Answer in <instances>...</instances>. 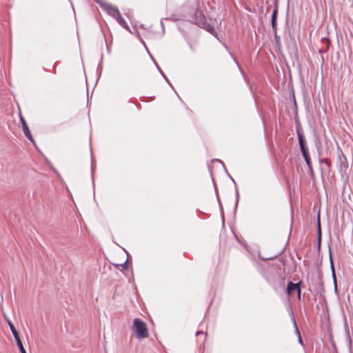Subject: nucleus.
<instances>
[{"instance_id": "nucleus-4", "label": "nucleus", "mask_w": 353, "mask_h": 353, "mask_svg": "<svg viewBox=\"0 0 353 353\" xmlns=\"http://www.w3.org/2000/svg\"><path fill=\"white\" fill-rule=\"evenodd\" d=\"M300 282L297 283H294L292 281H290L287 285V293L289 295H291L294 291L297 292L298 299H301V288H300Z\"/></svg>"}, {"instance_id": "nucleus-2", "label": "nucleus", "mask_w": 353, "mask_h": 353, "mask_svg": "<svg viewBox=\"0 0 353 353\" xmlns=\"http://www.w3.org/2000/svg\"><path fill=\"white\" fill-rule=\"evenodd\" d=\"M97 3L103 10H105L109 15L112 17L114 19L117 16H119L120 12L117 7L109 4L106 1L103 0H96Z\"/></svg>"}, {"instance_id": "nucleus-13", "label": "nucleus", "mask_w": 353, "mask_h": 353, "mask_svg": "<svg viewBox=\"0 0 353 353\" xmlns=\"http://www.w3.org/2000/svg\"><path fill=\"white\" fill-rule=\"evenodd\" d=\"M301 152L304 159L310 157V154L307 148L301 149Z\"/></svg>"}, {"instance_id": "nucleus-25", "label": "nucleus", "mask_w": 353, "mask_h": 353, "mask_svg": "<svg viewBox=\"0 0 353 353\" xmlns=\"http://www.w3.org/2000/svg\"><path fill=\"white\" fill-rule=\"evenodd\" d=\"M317 221H320V215L319 214H318Z\"/></svg>"}, {"instance_id": "nucleus-23", "label": "nucleus", "mask_w": 353, "mask_h": 353, "mask_svg": "<svg viewBox=\"0 0 353 353\" xmlns=\"http://www.w3.org/2000/svg\"><path fill=\"white\" fill-rule=\"evenodd\" d=\"M234 61H235L236 64L237 65V66L239 67V68L241 70V67H240V65H239V63L236 61V60L234 58Z\"/></svg>"}, {"instance_id": "nucleus-3", "label": "nucleus", "mask_w": 353, "mask_h": 353, "mask_svg": "<svg viewBox=\"0 0 353 353\" xmlns=\"http://www.w3.org/2000/svg\"><path fill=\"white\" fill-rule=\"evenodd\" d=\"M8 325H9V327L12 333V335L16 341V343H17V345L20 350V352L21 353H26L24 347H23V343H22V341L19 337V332H17V330H16L14 325L12 324V323L11 321H8Z\"/></svg>"}, {"instance_id": "nucleus-11", "label": "nucleus", "mask_w": 353, "mask_h": 353, "mask_svg": "<svg viewBox=\"0 0 353 353\" xmlns=\"http://www.w3.org/2000/svg\"><path fill=\"white\" fill-rule=\"evenodd\" d=\"M292 321H293V323H294V325L295 329H296V333H297V334H298V338H299V339H298V341H299V343L300 344L303 345V341H302V339H301V334H300V333H299V329H298V327H297V325H296V321H295L294 318H293Z\"/></svg>"}, {"instance_id": "nucleus-7", "label": "nucleus", "mask_w": 353, "mask_h": 353, "mask_svg": "<svg viewBox=\"0 0 353 353\" xmlns=\"http://www.w3.org/2000/svg\"><path fill=\"white\" fill-rule=\"evenodd\" d=\"M296 131H297V137H298V139H299L300 150L307 148V145H306L305 139L302 132L299 130H297Z\"/></svg>"}, {"instance_id": "nucleus-18", "label": "nucleus", "mask_w": 353, "mask_h": 353, "mask_svg": "<svg viewBox=\"0 0 353 353\" xmlns=\"http://www.w3.org/2000/svg\"><path fill=\"white\" fill-rule=\"evenodd\" d=\"M234 236H235L236 239V240H237V241H239L241 245H243L246 248V250H248V246H246V245H245V240H244V239L241 240V239H239L238 238V236H237L234 233Z\"/></svg>"}, {"instance_id": "nucleus-6", "label": "nucleus", "mask_w": 353, "mask_h": 353, "mask_svg": "<svg viewBox=\"0 0 353 353\" xmlns=\"http://www.w3.org/2000/svg\"><path fill=\"white\" fill-rule=\"evenodd\" d=\"M20 121L22 127L23 132L25 134V136L27 137L28 140H30L31 142H34V139L31 134V132L29 130V128L26 123V121L25 119L22 117L20 118Z\"/></svg>"}, {"instance_id": "nucleus-12", "label": "nucleus", "mask_w": 353, "mask_h": 353, "mask_svg": "<svg viewBox=\"0 0 353 353\" xmlns=\"http://www.w3.org/2000/svg\"><path fill=\"white\" fill-rule=\"evenodd\" d=\"M202 28L205 29L208 32L212 34L214 31V28L212 25L208 24V23H206V26H203Z\"/></svg>"}, {"instance_id": "nucleus-19", "label": "nucleus", "mask_w": 353, "mask_h": 353, "mask_svg": "<svg viewBox=\"0 0 353 353\" xmlns=\"http://www.w3.org/2000/svg\"><path fill=\"white\" fill-rule=\"evenodd\" d=\"M259 256L263 261L272 260V259H274L276 257V256H270V257H268V258H261L260 256Z\"/></svg>"}, {"instance_id": "nucleus-5", "label": "nucleus", "mask_w": 353, "mask_h": 353, "mask_svg": "<svg viewBox=\"0 0 353 353\" xmlns=\"http://www.w3.org/2000/svg\"><path fill=\"white\" fill-rule=\"evenodd\" d=\"M194 19L196 24L199 27L206 26V18L202 10H197L196 11Z\"/></svg>"}, {"instance_id": "nucleus-10", "label": "nucleus", "mask_w": 353, "mask_h": 353, "mask_svg": "<svg viewBox=\"0 0 353 353\" xmlns=\"http://www.w3.org/2000/svg\"><path fill=\"white\" fill-rule=\"evenodd\" d=\"M330 262H331V268H332V278H333V280H334V286H335V290H336L337 288V284H336V274H335V271H334V265H333V263H332V257L330 256Z\"/></svg>"}, {"instance_id": "nucleus-20", "label": "nucleus", "mask_w": 353, "mask_h": 353, "mask_svg": "<svg viewBox=\"0 0 353 353\" xmlns=\"http://www.w3.org/2000/svg\"><path fill=\"white\" fill-rule=\"evenodd\" d=\"M122 267L123 269L125 270H127L128 268V263H127V261L124 262L123 264H122Z\"/></svg>"}, {"instance_id": "nucleus-17", "label": "nucleus", "mask_w": 353, "mask_h": 353, "mask_svg": "<svg viewBox=\"0 0 353 353\" xmlns=\"http://www.w3.org/2000/svg\"><path fill=\"white\" fill-rule=\"evenodd\" d=\"M308 168L310 169V170L311 172H312V162H311V159H310V157H308V158H306V159H304Z\"/></svg>"}, {"instance_id": "nucleus-16", "label": "nucleus", "mask_w": 353, "mask_h": 353, "mask_svg": "<svg viewBox=\"0 0 353 353\" xmlns=\"http://www.w3.org/2000/svg\"><path fill=\"white\" fill-rule=\"evenodd\" d=\"M319 162L321 163H324L328 168L331 167V162L327 159H320Z\"/></svg>"}, {"instance_id": "nucleus-14", "label": "nucleus", "mask_w": 353, "mask_h": 353, "mask_svg": "<svg viewBox=\"0 0 353 353\" xmlns=\"http://www.w3.org/2000/svg\"><path fill=\"white\" fill-rule=\"evenodd\" d=\"M321 222H317V231H318V239L319 241H321Z\"/></svg>"}, {"instance_id": "nucleus-9", "label": "nucleus", "mask_w": 353, "mask_h": 353, "mask_svg": "<svg viewBox=\"0 0 353 353\" xmlns=\"http://www.w3.org/2000/svg\"><path fill=\"white\" fill-rule=\"evenodd\" d=\"M276 17H277V8L276 7L272 12V19H271L272 28L274 31H276Z\"/></svg>"}, {"instance_id": "nucleus-24", "label": "nucleus", "mask_w": 353, "mask_h": 353, "mask_svg": "<svg viewBox=\"0 0 353 353\" xmlns=\"http://www.w3.org/2000/svg\"><path fill=\"white\" fill-rule=\"evenodd\" d=\"M92 183H94V176H93V173H92Z\"/></svg>"}, {"instance_id": "nucleus-1", "label": "nucleus", "mask_w": 353, "mask_h": 353, "mask_svg": "<svg viewBox=\"0 0 353 353\" xmlns=\"http://www.w3.org/2000/svg\"><path fill=\"white\" fill-rule=\"evenodd\" d=\"M133 330L136 337L138 339H143L148 336V330L146 324L139 319L137 318L134 319Z\"/></svg>"}, {"instance_id": "nucleus-8", "label": "nucleus", "mask_w": 353, "mask_h": 353, "mask_svg": "<svg viewBox=\"0 0 353 353\" xmlns=\"http://www.w3.org/2000/svg\"><path fill=\"white\" fill-rule=\"evenodd\" d=\"M115 20L119 23L121 26H122L129 32H131L129 26L128 25L125 19L122 17L121 13L119 14V16L116 17Z\"/></svg>"}, {"instance_id": "nucleus-15", "label": "nucleus", "mask_w": 353, "mask_h": 353, "mask_svg": "<svg viewBox=\"0 0 353 353\" xmlns=\"http://www.w3.org/2000/svg\"><path fill=\"white\" fill-rule=\"evenodd\" d=\"M159 72L161 73V74L163 76V77L165 79V81L169 83V81H168V79L167 78V77L165 76V74H164V72L162 71V70L159 68V66L158 65V64L154 61Z\"/></svg>"}, {"instance_id": "nucleus-22", "label": "nucleus", "mask_w": 353, "mask_h": 353, "mask_svg": "<svg viewBox=\"0 0 353 353\" xmlns=\"http://www.w3.org/2000/svg\"><path fill=\"white\" fill-rule=\"evenodd\" d=\"M161 26L163 31L164 32V25H163V19H161Z\"/></svg>"}, {"instance_id": "nucleus-26", "label": "nucleus", "mask_w": 353, "mask_h": 353, "mask_svg": "<svg viewBox=\"0 0 353 353\" xmlns=\"http://www.w3.org/2000/svg\"><path fill=\"white\" fill-rule=\"evenodd\" d=\"M222 223H223V227L225 225V221H223Z\"/></svg>"}, {"instance_id": "nucleus-21", "label": "nucleus", "mask_w": 353, "mask_h": 353, "mask_svg": "<svg viewBox=\"0 0 353 353\" xmlns=\"http://www.w3.org/2000/svg\"><path fill=\"white\" fill-rule=\"evenodd\" d=\"M199 334H204V332L203 331H198L196 333V336H199Z\"/></svg>"}]
</instances>
